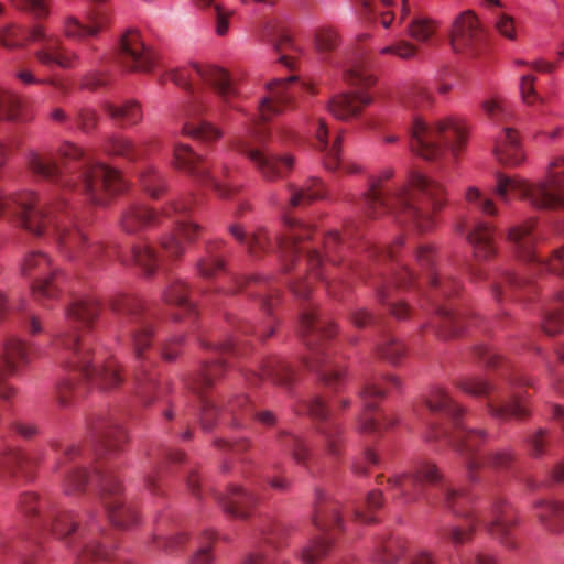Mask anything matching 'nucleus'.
<instances>
[{
    "instance_id": "nucleus-47",
    "label": "nucleus",
    "mask_w": 564,
    "mask_h": 564,
    "mask_svg": "<svg viewBox=\"0 0 564 564\" xmlns=\"http://www.w3.org/2000/svg\"><path fill=\"white\" fill-rule=\"evenodd\" d=\"M258 501V496L239 486L229 488L227 495L223 499L224 510L237 518H247L249 510Z\"/></svg>"
},
{
    "instance_id": "nucleus-23",
    "label": "nucleus",
    "mask_w": 564,
    "mask_h": 564,
    "mask_svg": "<svg viewBox=\"0 0 564 564\" xmlns=\"http://www.w3.org/2000/svg\"><path fill=\"white\" fill-rule=\"evenodd\" d=\"M95 473L110 522L119 529H129L138 523V513L131 505L121 499L122 488L112 471L96 468Z\"/></svg>"
},
{
    "instance_id": "nucleus-40",
    "label": "nucleus",
    "mask_w": 564,
    "mask_h": 564,
    "mask_svg": "<svg viewBox=\"0 0 564 564\" xmlns=\"http://www.w3.org/2000/svg\"><path fill=\"white\" fill-rule=\"evenodd\" d=\"M371 101L372 98L365 93L338 94L329 100L328 110L337 119L348 120L357 117Z\"/></svg>"
},
{
    "instance_id": "nucleus-48",
    "label": "nucleus",
    "mask_w": 564,
    "mask_h": 564,
    "mask_svg": "<svg viewBox=\"0 0 564 564\" xmlns=\"http://www.w3.org/2000/svg\"><path fill=\"white\" fill-rule=\"evenodd\" d=\"M289 192V205L291 207L305 206L325 196L324 185L316 177L308 178L301 186L290 185Z\"/></svg>"
},
{
    "instance_id": "nucleus-37",
    "label": "nucleus",
    "mask_w": 564,
    "mask_h": 564,
    "mask_svg": "<svg viewBox=\"0 0 564 564\" xmlns=\"http://www.w3.org/2000/svg\"><path fill=\"white\" fill-rule=\"evenodd\" d=\"M466 239L474 248L478 260H486L496 253L495 228L487 221L476 220L464 228Z\"/></svg>"
},
{
    "instance_id": "nucleus-32",
    "label": "nucleus",
    "mask_w": 564,
    "mask_h": 564,
    "mask_svg": "<svg viewBox=\"0 0 564 564\" xmlns=\"http://www.w3.org/2000/svg\"><path fill=\"white\" fill-rule=\"evenodd\" d=\"M305 409L312 417L322 421L317 432L323 436L327 454L333 457L338 456L343 446V431L335 422L327 421L328 409L323 399L312 398L305 404Z\"/></svg>"
},
{
    "instance_id": "nucleus-24",
    "label": "nucleus",
    "mask_w": 564,
    "mask_h": 564,
    "mask_svg": "<svg viewBox=\"0 0 564 564\" xmlns=\"http://www.w3.org/2000/svg\"><path fill=\"white\" fill-rule=\"evenodd\" d=\"M443 491L445 507L455 516L463 518L465 524L442 528L438 534L455 546L463 545L471 539L475 525L478 521L477 516L468 510L473 498L466 491L455 489L451 486L444 487Z\"/></svg>"
},
{
    "instance_id": "nucleus-27",
    "label": "nucleus",
    "mask_w": 564,
    "mask_h": 564,
    "mask_svg": "<svg viewBox=\"0 0 564 564\" xmlns=\"http://www.w3.org/2000/svg\"><path fill=\"white\" fill-rule=\"evenodd\" d=\"M518 525V517L513 507L501 497L495 498L490 508V518L486 522L487 531L505 547L514 549L517 542L513 529Z\"/></svg>"
},
{
    "instance_id": "nucleus-63",
    "label": "nucleus",
    "mask_w": 564,
    "mask_h": 564,
    "mask_svg": "<svg viewBox=\"0 0 564 564\" xmlns=\"http://www.w3.org/2000/svg\"><path fill=\"white\" fill-rule=\"evenodd\" d=\"M20 109V99L10 90L0 88V120H17Z\"/></svg>"
},
{
    "instance_id": "nucleus-25",
    "label": "nucleus",
    "mask_w": 564,
    "mask_h": 564,
    "mask_svg": "<svg viewBox=\"0 0 564 564\" xmlns=\"http://www.w3.org/2000/svg\"><path fill=\"white\" fill-rule=\"evenodd\" d=\"M173 164L175 167L185 171L197 183L212 187L219 197L227 198L232 189L223 184L216 172H212L204 159L195 153L191 147L176 144L173 151Z\"/></svg>"
},
{
    "instance_id": "nucleus-58",
    "label": "nucleus",
    "mask_w": 564,
    "mask_h": 564,
    "mask_svg": "<svg viewBox=\"0 0 564 564\" xmlns=\"http://www.w3.org/2000/svg\"><path fill=\"white\" fill-rule=\"evenodd\" d=\"M123 263L133 262L139 265L145 274H153L158 263V256L152 248L148 246H135L131 249L129 260L120 256Z\"/></svg>"
},
{
    "instance_id": "nucleus-12",
    "label": "nucleus",
    "mask_w": 564,
    "mask_h": 564,
    "mask_svg": "<svg viewBox=\"0 0 564 564\" xmlns=\"http://www.w3.org/2000/svg\"><path fill=\"white\" fill-rule=\"evenodd\" d=\"M300 325L308 348L305 366L316 372L326 387L337 391L343 383L344 370L334 365L323 343L336 333L333 322L321 315L315 306L310 305L302 310Z\"/></svg>"
},
{
    "instance_id": "nucleus-4",
    "label": "nucleus",
    "mask_w": 564,
    "mask_h": 564,
    "mask_svg": "<svg viewBox=\"0 0 564 564\" xmlns=\"http://www.w3.org/2000/svg\"><path fill=\"white\" fill-rule=\"evenodd\" d=\"M99 312L100 304L94 297L74 300L65 312L67 329L55 337L53 347L59 362L66 368L79 371L101 390H111L122 382L120 366L115 359L107 360L102 366L93 364L91 343L85 336Z\"/></svg>"
},
{
    "instance_id": "nucleus-6",
    "label": "nucleus",
    "mask_w": 564,
    "mask_h": 564,
    "mask_svg": "<svg viewBox=\"0 0 564 564\" xmlns=\"http://www.w3.org/2000/svg\"><path fill=\"white\" fill-rule=\"evenodd\" d=\"M426 406L433 414L446 420V425L433 424L426 435L427 441L446 438L463 458L468 478L476 480L475 471L487 466L492 469H508L513 462L509 449H497L485 456H478L477 449L487 438L484 430L467 429L464 425L465 410L456 403L443 388H435L426 400Z\"/></svg>"
},
{
    "instance_id": "nucleus-50",
    "label": "nucleus",
    "mask_w": 564,
    "mask_h": 564,
    "mask_svg": "<svg viewBox=\"0 0 564 564\" xmlns=\"http://www.w3.org/2000/svg\"><path fill=\"white\" fill-rule=\"evenodd\" d=\"M105 111L121 127L134 126L143 117L141 106L134 100L126 101L119 106L106 104Z\"/></svg>"
},
{
    "instance_id": "nucleus-20",
    "label": "nucleus",
    "mask_w": 564,
    "mask_h": 564,
    "mask_svg": "<svg viewBox=\"0 0 564 564\" xmlns=\"http://www.w3.org/2000/svg\"><path fill=\"white\" fill-rule=\"evenodd\" d=\"M21 273L30 279L32 294L40 302L53 301L59 295V285L64 279L50 256L42 251L28 253L21 264Z\"/></svg>"
},
{
    "instance_id": "nucleus-17",
    "label": "nucleus",
    "mask_w": 564,
    "mask_h": 564,
    "mask_svg": "<svg viewBox=\"0 0 564 564\" xmlns=\"http://www.w3.org/2000/svg\"><path fill=\"white\" fill-rule=\"evenodd\" d=\"M508 380L511 387L531 384L518 376H512ZM457 387L470 395L486 397L488 399L487 409L494 417L507 420L510 417L522 419L528 415L523 401L524 394L514 388H511L509 392L500 391L480 378H463L457 382Z\"/></svg>"
},
{
    "instance_id": "nucleus-19",
    "label": "nucleus",
    "mask_w": 564,
    "mask_h": 564,
    "mask_svg": "<svg viewBox=\"0 0 564 564\" xmlns=\"http://www.w3.org/2000/svg\"><path fill=\"white\" fill-rule=\"evenodd\" d=\"M442 480V474L432 460L421 458L411 467L393 478L388 479L390 489L394 492V499L402 503H413L425 497L429 485H436Z\"/></svg>"
},
{
    "instance_id": "nucleus-62",
    "label": "nucleus",
    "mask_w": 564,
    "mask_h": 564,
    "mask_svg": "<svg viewBox=\"0 0 564 564\" xmlns=\"http://www.w3.org/2000/svg\"><path fill=\"white\" fill-rule=\"evenodd\" d=\"M378 351L391 364L399 362L405 356V347L392 335H386L382 338Z\"/></svg>"
},
{
    "instance_id": "nucleus-26",
    "label": "nucleus",
    "mask_w": 564,
    "mask_h": 564,
    "mask_svg": "<svg viewBox=\"0 0 564 564\" xmlns=\"http://www.w3.org/2000/svg\"><path fill=\"white\" fill-rule=\"evenodd\" d=\"M29 362L30 354L25 343L15 337L8 338L0 358V399L10 401L15 395V388L8 384L7 379Z\"/></svg>"
},
{
    "instance_id": "nucleus-53",
    "label": "nucleus",
    "mask_w": 564,
    "mask_h": 564,
    "mask_svg": "<svg viewBox=\"0 0 564 564\" xmlns=\"http://www.w3.org/2000/svg\"><path fill=\"white\" fill-rule=\"evenodd\" d=\"M278 440L280 445L291 454L297 464L307 467L311 452L304 437L282 431L279 433Z\"/></svg>"
},
{
    "instance_id": "nucleus-2",
    "label": "nucleus",
    "mask_w": 564,
    "mask_h": 564,
    "mask_svg": "<svg viewBox=\"0 0 564 564\" xmlns=\"http://www.w3.org/2000/svg\"><path fill=\"white\" fill-rule=\"evenodd\" d=\"M26 170L36 178L47 182L58 191L79 187L94 205L105 206L127 188L119 171L94 163L84 150L72 142L58 148L30 149L25 154Z\"/></svg>"
},
{
    "instance_id": "nucleus-10",
    "label": "nucleus",
    "mask_w": 564,
    "mask_h": 564,
    "mask_svg": "<svg viewBox=\"0 0 564 564\" xmlns=\"http://www.w3.org/2000/svg\"><path fill=\"white\" fill-rule=\"evenodd\" d=\"M224 371L225 366L219 360L205 362L199 372L188 382V389L200 399L202 429L205 431L212 430L217 419L225 414L230 415L231 424L236 427L245 426L246 419L251 416L262 425L273 426L276 422L275 414L269 410L256 412L254 406L246 395H239L230 400L226 406L205 397V392Z\"/></svg>"
},
{
    "instance_id": "nucleus-61",
    "label": "nucleus",
    "mask_w": 564,
    "mask_h": 564,
    "mask_svg": "<svg viewBox=\"0 0 564 564\" xmlns=\"http://www.w3.org/2000/svg\"><path fill=\"white\" fill-rule=\"evenodd\" d=\"M345 79L355 87L367 88L375 84L376 78L365 63H356L345 74Z\"/></svg>"
},
{
    "instance_id": "nucleus-35",
    "label": "nucleus",
    "mask_w": 564,
    "mask_h": 564,
    "mask_svg": "<svg viewBox=\"0 0 564 564\" xmlns=\"http://www.w3.org/2000/svg\"><path fill=\"white\" fill-rule=\"evenodd\" d=\"M313 129L315 132V138L318 142V145L322 151L326 152L324 164L325 167L329 171H336V170H343L346 173H355L358 171V167L352 163H346L340 160L339 152H340V142H341V135L337 134L333 141V143H329L328 140V128L326 126L325 120L317 119L313 122Z\"/></svg>"
},
{
    "instance_id": "nucleus-43",
    "label": "nucleus",
    "mask_w": 564,
    "mask_h": 564,
    "mask_svg": "<svg viewBox=\"0 0 564 564\" xmlns=\"http://www.w3.org/2000/svg\"><path fill=\"white\" fill-rule=\"evenodd\" d=\"M408 543L400 534H387L378 538L372 558L377 563L393 564L405 553Z\"/></svg>"
},
{
    "instance_id": "nucleus-64",
    "label": "nucleus",
    "mask_w": 564,
    "mask_h": 564,
    "mask_svg": "<svg viewBox=\"0 0 564 564\" xmlns=\"http://www.w3.org/2000/svg\"><path fill=\"white\" fill-rule=\"evenodd\" d=\"M403 106L409 109H420L431 105L432 96L423 86H414L401 99Z\"/></svg>"
},
{
    "instance_id": "nucleus-9",
    "label": "nucleus",
    "mask_w": 564,
    "mask_h": 564,
    "mask_svg": "<svg viewBox=\"0 0 564 564\" xmlns=\"http://www.w3.org/2000/svg\"><path fill=\"white\" fill-rule=\"evenodd\" d=\"M193 197L186 196L172 202L162 214L142 204H131L121 214L120 227L129 235L138 234L160 223L161 217L174 218V230L162 238L161 247L170 257L177 258L184 252V241L191 242L200 231L196 224L187 221Z\"/></svg>"
},
{
    "instance_id": "nucleus-21",
    "label": "nucleus",
    "mask_w": 564,
    "mask_h": 564,
    "mask_svg": "<svg viewBox=\"0 0 564 564\" xmlns=\"http://www.w3.org/2000/svg\"><path fill=\"white\" fill-rule=\"evenodd\" d=\"M534 219L510 228L508 240L513 245L520 258L528 262H535L540 270H546L564 276V247L556 249L547 261L541 260L535 251L536 236L533 232ZM555 302L564 305V288L555 294Z\"/></svg>"
},
{
    "instance_id": "nucleus-57",
    "label": "nucleus",
    "mask_w": 564,
    "mask_h": 564,
    "mask_svg": "<svg viewBox=\"0 0 564 564\" xmlns=\"http://www.w3.org/2000/svg\"><path fill=\"white\" fill-rule=\"evenodd\" d=\"M163 299L167 304L176 305L185 312L194 311V304L188 299V288L180 279L170 282L163 292Z\"/></svg>"
},
{
    "instance_id": "nucleus-38",
    "label": "nucleus",
    "mask_w": 564,
    "mask_h": 564,
    "mask_svg": "<svg viewBox=\"0 0 564 564\" xmlns=\"http://www.w3.org/2000/svg\"><path fill=\"white\" fill-rule=\"evenodd\" d=\"M235 285L230 293L246 290L249 296L260 302L261 310L267 313L278 303V290L264 278L254 276L247 282L237 279Z\"/></svg>"
},
{
    "instance_id": "nucleus-11",
    "label": "nucleus",
    "mask_w": 564,
    "mask_h": 564,
    "mask_svg": "<svg viewBox=\"0 0 564 564\" xmlns=\"http://www.w3.org/2000/svg\"><path fill=\"white\" fill-rule=\"evenodd\" d=\"M288 231L279 239V249L285 271L291 270L295 260L299 259L300 253L305 252V262L310 268L312 274L319 280L326 279V269L324 264V257L332 264L338 262L335 253H340L346 245V239L350 236L348 229L345 230L344 237L339 236L337 231H329L323 240L324 256L319 249L306 247V239L311 237V227L294 220L285 219Z\"/></svg>"
},
{
    "instance_id": "nucleus-16",
    "label": "nucleus",
    "mask_w": 564,
    "mask_h": 564,
    "mask_svg": "<svg viewBox=\"0 0 564 564\" xmlns=\"http://www.w3.org/2000/svg\"><path fill=\"white\" fill-rule=\"evenodd\" d=\"M267 137L265 128L254 122L246 134L234 141V147L250 160L262 178L273 182L288 175L293 169L294 158L289 153L271 152L267 145Z\"/></svg>"
},
{
    "instance_id": "nucleus-28",
    "label": "nucleus",
    "mask_w": 564,
    "mask_h": 564,
    "mask_svg": "<svg viewBox=\"0 0 564 564\" xmlns=\"http://www.w3.org/2000/svg\"><path fill=\"white\" fill-rule=\"evenodd\" d=\"M87 430L96 451L113 452L126 442L123 427L111 416L94 414L87 421Z\"/></svg>"
},
{
    "instance_id": "nucleus-3",
    "label": "nucleus",
    "mask_w": 564,
    "mask_h": 564,
    "mask_svg": "<svg viewBox=\"0 0 564 564\" xmlns=\"http://www.w3.org/2000/svg\"><path fill=\"white\" fill-rule=\"evenodd\" d=\"M393 171L386 169L370 181L364 194V209L368 217L391 214L401 225H410L421 232L435 226V214L445 204V189L436 181L424 175L413 177L411 187L389 189L386 182Z\"/></svg>"
},
{
    "instance_id": "nucleus-34",
    "label": "nucleus",
    "mask_w": 564,
    "mask_h": 564,
    "mask_svg": "<svg viewBox=\"0 0 564 564\" xmlns=\"http://www.w3.org/2000/svg\"><path fill=\"white\" fill-rule=\"evenodd\" d=\"M494 155L497 161L509 167L519 166L525 159L524 149L517 130L506 127L494 142Z\"/></svg>"
},
{
    "instance_id": "nucleus-52",
    "label": "nucleus",
    "mask_w": 564,
    "mask_h": 564,
    "mask_svg": "<svg viewBox=\"0 0 564 564\" xmlns=\"http://www.w3.org/2000/svg\"><path fill=\"white\" fill-rule=\"evenodd\" d=\"M106 24V18L99 14L90 17L87 24H83L77 19L69 17L65 20L64 31L68 37L84 39L86 36L96 35Z\"/></svg>"
},
{
    "instance_id": "nucleus-14",
    "label": "nucleus",
    "mask_w": 564,
    "mask_h": 564,
    "mask_svg": "<svg viewBox=\"0 0 564 564\" xmlns=\"http://www.w3.org/2000/svg\"><path fill=\"white\" fill-rule=\"evenodd\" d=\"M467 140V131L463 122L447 118L433 124L416 118L411 128V150L429 161L443 158L447 150L457 155Z\"/></svg>"
},
{
    "instance_id": "nucleus-29",
    "label": "nucleus",
    "mask_w": 564,
    "mask_h": 564,
    "mask_svg": "<svg viewBox=\"0 0 564 564\" xmlns=\"http://www.w3.org/2000/svg\"><path fill=\"white\" fill-rule=\"evenodd\" d=\"M32 41H39L41 46L35 52L36 59L45 66L57 65L62 68H69L75 65L77 55L62 47L58 37L46 35L41 25L29 31Z\"/></svg>"
},
{
    "instance_id": "nucleus-30",
    "label": "nucleus",
    "mask_w": 564,
    "mask_h": 564,
    "mask_svg": "<svg viewBox=\"0 0 564 564\" xmlns=\"http://www.w3.org/2000/svg\"><path fill=\"white\" fill-rule=\"evenodd\" d=\"M155 54L145 46L137 30L126 31L120 40V59L126 68L150 72L155 65Z\"/></svg>"
},
{
    "instance_id": "nucleus-44",
    "label": "nucleus",
    "mask_w": 564,
    "mask_h": 564,
    "mask_svg": "<svg viewBox=\"0 0 564 564\" xmlns=\"http://www.w3.org/2000/svg\"><path fill=\"white\" fill-rule=\"evenodd\" d=\"M137 393L144 404H151L171 390L170 382L161 381L156 373L149 372L147 368L140 369L137 375Z\"/></svg>"
},
{
    "instance_id": "nucleus-45",
    "label": "nucleus",
    "mask_w": 564,
    "mask_h": 564,
    "mask_svg": "<svg viewBox=\"0 0 564 564\" xmlns=\"http://www.w3.org/2000/svg\"><path fill=\"white\" fill-rule=\"evenodd\" d=\"M228 231L246 248L250 257L258 259L268 251L270 237L264 229L247 234L240 225L232 224L229 226Z\"/></svg>"
},
{
    "instance_id": "nucleus-41",
    "label": "nucleus",
    "mask_w": 564,
    "mask_h": 564,
    "mask_svg": "<svg viewBox=\"0 0 564 564\" xmlns=\"http://www.w3.org/2000/svg\"><path fill=\"white\" fill-rule=\"evenodd\" d=\"M294 379V370L284 360L279 358L265 360L260 371L252 372L247 377V380L252 384L260 380H269L285 388H289Z\"/></svg>"
},
{
    "instance_id": "nucleus-13",
    "label": "nucleus",
    "mask_w": 564,
    "mask_h": 564,
    "mask_svg": "<svg viewBox=\"0 0 564 564\" xmlns=\"http://www.w3.org/2000/svg\"><path fill=\"white\" fill-rule=\"evenodd\" d=\"M496 193L508 203L509 195L514 194L538 209H557L564 207V158L550 164L544 180L530 183L519 177L499 175Z\"/></svg>"
},
{
    "instance_id": "nucleus-33",
    "label": "nucleus",
    "mask_w": 564,
    "mask_h": 564,
    "mask_svg": "<svg viewBox=\"0 0 564 564\" xmlns=\"http://www.w3.org/2000/svg\"><path fill=\"white\" fill-rule=\"evenodd\" d=\"M403 245V239L398 238L392 246L388 248L370 247L368 252L369 257L376 262L381 263L389 261L391 279L398 285H408L416 280V275L412 268L408 264L399 262V249Z\"/></svg>"
},
{
    "instance_id": "nucleus-18",
    "label": "nucleus",
    "mask_w": 564,
    "mask_h": 564,
    "mask_svg": "<svg viewBox=\"0 0 564 564\" xmlns=\"http://www.w3.org/2000/svg\"><path fill=\"white\" fill-rule=\"evenodd\" d=\"M312 522L323 535L312 539L302 549L301 560L304 564H315L324 558L329 552L330 536L343 529L339 502L330 499L321 488L315 490Z\"/></svg>"
},
{
    "instance_id": "nucleus-46",
    "label": "nucleus",
    "mask_w": 564,
    "mask_h": 564,
    "mask_svg": "<svg viewBox=\"0 0 564 564\" xmlns=\"http://www.w3.org/2000/svg\"><path fill=\"white\" fill-rule=\"evenodd\" d=\"M148 455L151 459L152 466L151 470L144 476V486L151 494L161 495L162 488L160 484V476L163 471L165 462L180 463L184 459V454L182 452L164 449L158 455L155 453H149Z\"/></svg>"
},
{
    "instance_id": "nucleus-15",
    "label": "nucleus",
    "mask_w": 564,
    "mask_h": 564,
    "mask_svg": "<svg viewBox=\"0 0 564 564\" xmlns=\"http://www.w3.org/2000/svg\"><path fill=\"white\" fill-rule=\"evenodd\" d=\"M108 304L121 317L122 332L129 337L134 357L140 361L147 360L148 351L152 347L155 313L139 297L128 293H116Z\"/></svg>"
},
{
    "instance_id": "nucleus-55",
    "label": "nucleus",
    "mask_w": 564,
    "mask_h": 564,
    "mask_svg": "<svg viewBox=\"0 0 564 564\" xmlns=\"http://www.w3.org/2000/svg\"><path fill=\"white\" fill-rule=\"evenodd\" d=\"M257 530L260 540L273 549H280L288 534L286 527L272 518L263 519Z\"/></svg>"
},
{
    "instance_id": "nucleus-22",
    "label": "nucleus",
    "mask_w": 564,
    "mask_h": 564,
    "mask_svg": "<svg viewBox=\"0 0 564 564\" xmlns=\"http://www.w3.org/2000/svg\"><path fill=\"white\" fill-rule=\"evenodd\" d=\"M388 387L399 389L401 379L389 375L367 381L360 391L364 411L358 421V429L362 433L380 432L383 427L392 426L398 422L394 415H382V422L375 415L377 405L386 395Z\"/></svg>"
},
{
    "instance_id": "nucleus-56",
    "label": "nucleus",
    "mask_w": 564,
    "mask_h": 564,
    "mask_svg": "<svg viewBox=\"0 0 564 564\" xmlns=\"http://www.w3.org/2000/svg\"><path fill=\"white\" fill-rule=\"evenodd\" d=\"M339 42V34L332 26H322L314 34V47L328 63H330L329 54L338 47Z\"/></svg>"
},
{
    "instance_id": "nucleus-1",
    "label": "nucleus",
    "mask_w": 564,
    "mask_h": 564,
    "mask_svg": "<svg viewBox=\"0 0 564 564\" xmlns=\"http://www.w3.org/2000/svg\"><path fill=\"white\" fill-rule=\"evenodd\" d=\"M2 215L13 217L20 227L34 236H53L61 256L70 262L90 268L101 262L104 243L89 241L64 198L39 206V195L34 191H21L9 197L0 192Z\"/></svg>"
},
{
    "instance_id": "nucleus-39",
    "label": "nucleus",
    "mask_w": 564,
    "mask_h": 564,
    "mask_svg": "<svg viewBox=\"0 0 564 564\" xmlns=\"http://www.w3.org/2000/svg\"><path fill=\"white\" fill-rule=\"evenodd\" d=\"M264 36L272 43L275 52L280 55V62L288 68L294 65L293 53L299 54L300 48L293 42L290 33L275 21H269L264 29Z\"/></svg>"
},
{
    "instance_id": "nucleus-49",
    "label": "nucleus",
    "mask_w": 564,
    "mask_h": 564,
    "mask_svg": "<svg viewBox=\"0 0 564 564\" xmlns=\"http://www.w3.org/2000/svg\"><path fill=\"white\" fill-rule=\"evenodd\" d=\"M536 516L542 525L550 532L564 530V503L557 501H538Z\"/></svg>"
},
{
    "instance_id": "nucleus-60",
    "label": "nucleus",
    "mask_w": 564,
    "mask_h": 564,
    "mask_svg": "<svg viewBox=\"0 0 564 564\" xmlns=\"http://www.w3.org/2000/svg\"><path fill=\"white\" fill-rule=\"evenodd\" d=\"M465 199L468 205L487 216H496L498 214V209L492 199L487 197L477 187H468L465 193Z\"/></svg>"
},
{
    "instance_id": "nucleus-31",
    "label": "nucleus",
    "mask_w": 564,
    "mask_h": 564,
    "mask_svg": "<svg viewBox=\"0 0 564 564\" xmlns=\"http://www.w3.org/2000/svg\"><path fill=\"white\" fill-rule=\"evenodd\" d=\"M297 80L296 76L273 79L267 83V95L258 104V116L262 121L282 112L290 102L293 90L292 84Z\"/></svg>"
},
{
    "instance_id": "nucleus-36",
    "label": "nucleus",
    "mask_w": 564,
    "mask_h": 564,
    "mask_svg": "<svg viewBox=\"0 0 564 564\" xmlns=\"http://www.w3.org/2000/svg\"><path fill=\"white\" fill-rule=\"evenodd\" d=\"M482 40V31L471 11L460 13L453 23L451 42L456 52H464Z\"/></svg>"
},
{
    "instance_id": "nucleus-59",
    "label": "nucleus",
    "mask_w": 564,
    "mask_h": 564,
    "mask_svg": "<svg viewBox=\"0 0 564 564\" xmlns=\"http://www.w3.org/2000/svg\"><path fill=\"white\" fill-rule=\"evenodd\" d=\"M139 181L143 189L152 197L159 198L165 191L164 177L154 166H145L140 171Z\"/></svg>"
},
{
    "instance_id": "nucleus-42",
    "label": "nucleus",
    "mask_w": 564,
    "mask_h": 564,
    "mask_svg": "<svg viewBox=\"0 0 564 564\" xmlns=\"http://www.w3.org/2000/svg\"><path fill=\"white\" fill-rule=\"evenodd\" d=\"M154 143V140L135 142L122 135H113L107 142V151L110 154L123 158L129 162H137L147 156Z\"/></svg>"
},
{
    "instance_id": "nucleus-54",
    "label": "nucleus",
    "mask_w": 564,
    "mask_h": 564,
    "mask_svg": "<svg viewBox=\"0 0 564 564\" xmlns=\"http://www.w3.org/2000/svg\"><path fill=\"white\" fill-rule=\"evenodd\" d=\"M438 29V22L424 14H415L406 25L411 39L420 43H429Z\"/></svg>"
},
{
    "instance_id": "nucleus-7",
    "label": "nucleus",
    "mask_w": 564,
    "mask_h": 564,
    "mask_svg": "<svg viewBox=\"0 0 564 564\" xmlns=\"http://www.w3.org/2000/svg\"><path fill=\"white\" fill-rule=\"evenodd\" d=\"M169 78L178 87L186 90L191 96L187 108L188 121L183 127V133L205 142L215 141L221 137V131L210 122L200 120L199 117L208 111L207 104L200 99L194 87V80L199 79L207 85L218 97L220 102V116L225 108L242 111L234 104L238 90L229 73L217 65L192 63L187 67L173 69L167 74Z\"/></svg>"
},
{
    "instance_id": "nucleus-5",
    "label": "nucleus",
    "mask_w": 564,
    "mask_h": 564,
    "mask_svg": "<svg viewBox=\"0 0 564 564\" xmlns=\"http://www.w3.org/2000/svg\"><path fill=\"white\" fill-rule=\"evenodd\" d=\"M25 516H34L36 525L51 533L77 554L76 564H100L110 558L112 541L104 527L89 514L76 521L72 512L51 509L33 494H24L18 505Z\"/></svg>"
},
{
    "instance_id": "nucleus-51",
    "label": "nucleus",
    "mask_w": 564,
    "mask_h": 564,
    "mask_svg": "<svg viewBox=\"0 0 564 564\" xmlns=\"http://www.w3.org/2000/svg\"><path fill=\"white\" fill-rule=\"evenodd\" d=\"M34 465V457L22 451L11 449L4 457L0 458V474L7 469L10 473H20L23 477L31 479L33 477L31 469Z\"/></svg>"
},
{
    "instance_id": "nucleus-8",
    "label": "nucleus",
    "mask_w": 564,
    "mask_h": 564,
    "mask_svg": "<svg viewBox=\"0 0 564 564\" xmlns=\"http://www.w3.org/2000/svg\"><path fill=\"white\" fill-rule=\"evenodd\" d=\"M416 264L425 272L429 291L426 301L435 310V321L431 324L435 334L441 338H451L460 335L465 328L477 326L479 317L471 313L458 312L441 304L443 300H449L460 291V283L453 276L434 272L435 252L429 245H421L414 253Z\"/></svg>"
}]
</instances>
